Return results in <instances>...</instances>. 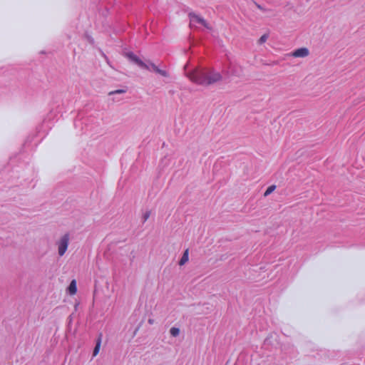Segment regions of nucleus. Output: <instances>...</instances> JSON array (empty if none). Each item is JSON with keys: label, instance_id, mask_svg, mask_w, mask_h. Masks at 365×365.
Listing matches in <instances>:
<instances>
[{"label": "nucleus", "instance_id": "f257e3e1", "mask_svg": "<svg viewBox=\"0 0 365 365\" xmlns=\"http://www.w3.org/2000/svg\"><path fill=\"white\" fill-rule=\"evenodd\" d=\"M185 71L190 81L202 86H209L222 79V76L212 68L198 67L190 70L186 65Z\"/></svg>", "mask_w": 365, "mask_h": 365}, {"label": "nucleus", "instance_id": "f03ea898", "mask_svg": "<svg viewBox=\"0 0 365 365\" xmlns=\"http://www.w3.org/2000/svg\"><path fill=\"white\" fill-rule=\"evenodd\" d=\"M125 56L129 60L136 63L141 68H145L149 71H153L165 78H168L170 76L169 73L166 70L160 68L155 63L150 61H143L136 56H135L133 53H126Z\"/></svg>", "mask_w": 365, "mask_h": 365}, {"label": "nucleus", "instance_id": "7ed1b4c3", "mask_svg": "<svg viewBox=\"0 0 365 365\" xmlns=\"http://www.w3.org/2000/svg\"><path fill=\"white\" fill-rule=\"evenodd\" d=\"M222 72L228 76H240L242 74V68L237 63L229 62L225 66Z\"/></svg>", "mask_w": 365, "mask_h": 365}, {"label": "nucleus", "instance_id": "20e7f679", "mask_svg": "<svg viewBox=\"0 0 365 365\" xmlns=\"http://www.w3.org/2000/svg\"><path fill=\"white\" fill-rule=\"evenodd\" d=\"M69 243L68 235H63L57 242L58 253L59 256H63L67 250Z\"/></svg>", "mask_w": 365, "mask_h": 365}, {"label": "nucleus", "instance_id": "39448f33", "mask_svg": "<svg viewBox=\"0 0 365 365\" xmlns=\"http://www.w3.org/2000/svg\"><path fill=\"white\" fill-rule=\"evenodd\" d=\"M190 26H197V24L202 25L205 26L207 29H210L208 24L206 23V21L200 17L199 16L196 14H191L190 15Z\"/></svg>", "mask_w": 365, "mask_h": 365}, {"label": "nucleus", "instance_id": "423d86ee", "mask_svg": "<svg viewBox=\"0 0 365 365\" xmlns=\"http://www.w3.org/2000/svg\"><path fill=\"white\" fill-rule=\"evenodd\" d=\"M289 55L294 58H305L309 55V51L307 48H300L294 50Z\"/></svg>", "mask_w": 365, "mask_h": 365}, {"label": "nucleus", "instance_id": "0eeeda50", "mask_svg": "<svg viewBox=\"0 0 365 365\" xmlns=\"http://www.w3.org/2000/svg\"><path fill=\"white\" fill-rule=\"evenodd\" d=\"M101 340H102V335L100 334V336H98V339L96 340V346L93 349V356H97V354H98L99 351H100V348H101Z\"/></svg>", "mask_w": 365, "mask_h": 365}, {"label": "nucleus", "instance_id": "6e6552de", "mask_svg": "<svg viewBox=\"0 0 365 365\" xmlns=\"http://www.w3.org/2000/svg\"><path fill=\"white\" fill-rule=\"evenodd\" d=\"M68 291L71 294H75L76 293L77 287L76 280L71 281L68 287Z\"/></svg>", "mask_w": 365, "mask_h": 365}, {"label": "nucleus", "instance_id": "1a4fd4ad", "mask_svg": "<svg viewBox=\"0 0 365 365\" xmlns=\"http://www.w3.org/2000/svg\"><path fill=\"white\" fill-rule=\"evenodd\" d=\"M189 257H188V250H186L185 252L183 253V255L182 256L179 264L180 265L185 264L188 261Z\"/></svg>", "mask_w": 365, "mask_h": 365}, {"label": "nucleus", "instance_id": "9d476101", "mask_svg": "<svg viewBox=\"0 0 365 365\" xmlns=\"http://www.w3.org/2000/svg\"><path fill=\"white\" fill-rule=\"evenodd\" d=\"M170 334L173 336H178L180 334V329L178 328H176V327H172L170 329Z\"/></svg>", "mask_w": 365, "mask_h": 365}, {"label": "nucleus", "instance_id": "9b49d317", "mask_svg": "<svg viewBox=\"0 0 365 365\" xmlns=\"http://www.w3.org/2000/svg\"><path fill=\"white\" fill-rule=\"evenodd\" d=\"M276 188V186L275 185H271L269 186L267 190L265 191L264 194V196L267 197L269 195H270Z\"/></svg>", "mask_w": 365, "mask_h": 365}, {"label": "nucleus", "instance_id": "f8f14e48", "mask_svg": "<svg viewBox=\"0 0 365 365\" xmlns=\"http://www.w3.org/2000/svg\"><path fill=\"white\" fill-rule=\"evenodd\" d=\"M268 34H265L264 35H262L259 39L258 40V43L259 44H262L264 43L267 39H268Z\"/></svg>", "mask_w": 365, "mask_h": 365}, {"label": "nucleus", "instance_id": "ddd939ff", "mask_svg": "<svg viewBox=\"0 0 365 365\" xmlns=\"http://www.w3.org/2000/svg\"><path fill=\"white\" fill-rule=\"evenodd\" d=\"M125 93V90H123V89H119V90H115V91H110L108 93V96H113V95H115V94H123V93Z\"/></svg>", "mask_w": 365, "mask_h": 365}, {"label": "nucleus", "instance_id": "4468645a", "mask_svg": "<svg viewBox=\"0 0 365 365\" xmlns=\"http://www.w3.org/2000/svg\"><path fill=\"white\" fill-rule=\"evenodd\" d=\"M150 211H146L142 217L143 222H145L150 217Z\"/></svg>", "mask_w": 365, "mask_h": 365}]
</instances>
